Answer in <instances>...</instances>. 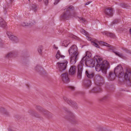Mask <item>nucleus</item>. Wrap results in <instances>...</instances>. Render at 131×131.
Instances as JSON below:
<instances>
[{
  "instance_id": "nucleus-40",
  "label": "nucleus",
  "mask_w": 131,
  "mask_h": 131,
  "mask_svg": "<svg viewBox=\"0 0 131 131\" xmlns=\"http://www.w3.org/2000/svg\"><path fill=\"white\" fill-rule=\"evenodd\" d=\"M122 49L123 50L126 51V52H129V50L127 48H122Z\"/></svg>"
},
{
  "instance_id": "nucleus-59",
  "label": "nucleus",
  "mask_w": 131,
  "mask_h": 131,
  "mask_svg": "<svg viewBox=\"0 0 131 131\" xmlns=\"http://www.w3.org/2000/svg\"><path fill=\"white\" fill-rule=\"evenodd\" d=\"M16 118H17V117H16Z\"/></svg>"
},
{
  "instance_id": "nucleus-10",
  "label": "nucleus",
  "mask_w": 131,
  "mask_h": 131,
  "mask_svg": "<svg viewBox=\"0 0 131 131\" xmlns=\"http://www.w3.org/2000/svg\"><path fill=\"white\" fill-rule=\"evenodd\" d=\"M114 74H124L123 68L121 65L116 67L114 70Z\"/></svg>"
},
{
  "instance_id": "nucleus-9",
  "label": "nucleus",
  "mask_w": 131,
  "mask_h": 131,
  "mask_svg": "<svg viewBox=\"0 0 131 131\" xmlns=\"http://www.w3.org/2000/svg\"><path fill=\"white\" fill-rule=\"evenodd\" d=\"M64 110L66 111L67 112L68 114L70 116V117L68 118V119L72 123L74 124L76 123V121L75 117L73 114L70 111H69L67 108H65Z\"/></svg>"
},
{
  "instance_id": "nucleus-35",
  "label": "nucleus",
  "mask_w": 131,
  "mask_h": 131,
  "mask_svg": "<svg viewBox=\"0 0 131 131\" xmlns=\"http://www.w3.org/2000/svg\"><path fill=\"white\" fill-rule=\"evenodd\" d=\"M87 77L90 79H91L93 78L94 74H86Z\"/></svg>"
},
{
  "instance_id": "nucleus-19",
  "label": "nucleus",
  "mask_w": 131,
  "mask_h": 131,
  "mask_svg": "<svg viewBox=\"0 0 131 131\" xmlns=\"http://www.w3.org/2000/svg\"><path fill=\"white\" fill-rule=\"evenodd\" d=\"M70 62L72 64H75L78 58V56L76 55L71 56Z\"/></svg>"
},
{
  "instance_id": "nucleus-51",
  "label": "nucleus",
  "mask_w": 131,
  "mask_h": 131,
  "mask_svg": "<svg viewBox=\"0 0 131 131\" xmlns=\"http://www.w3.org/2000/svg\"><path fill=\"white\" fill-rule=\"evenodd\" d=\"M128 110L129 111H131V106H129Z\"/></svg>"
},
{
  "instance_id": "nucleus-33",
  "label": "nucleus",
  "mask_w": 131,
  "mask_h": 131,
  "mask_svg": "<svg viewBox=\"0 0 131 131\" xmlns=\"http://www.w3.org/2000/svg\"><path fill=\"white\" fill-rule=\"evenodd\" d=\"M13 53L12 52H10L9 53H8V54H7L6 56V57H12L13 56Z\"/></svg>"
},
{
  "instance_id": "nucleus-7",
  "label": "nucleus",
  "mask_w": 131,
  "mask_h": 131,
  "mask_svg": "<svg viewBox=\"0 0 131 131\" xmlns=\"http://www.w3.org/2000/svg\"><path fill=\"white\" fill-rule=\"evenodd\" d=\"M84 64H79L78 66L77 74H89L88 70L83 67Z\"/></svg>"
},
{
  "instance_id": "nucleus-36",
  "label": "nucleus",
  "mask_w": 131,
  "mask_h": 131,
  "mask_svg": "<svg viewBox=\"0 0 131 131\" xmlns=\"http://www.w3.org/2000/svg\"><path fill=\"white\" fill-rule=\"evenodd\" d=\"M97 130L98 131H106L105 130H104L103 128L101 127H98L97 128Z\"/></svg>"
},
{
  "instance_id": "nucleus-27",
  "label": "nucleus",
  "mask_w": 131,
  "mask_h": 131,
  "mask_svg": "<svg viewBox=\"0 0 131 131\" xmlns=\"http://www.w3.org/2000/svg\"><path fill=\"white\" fill-rule=\"evenodd\" d=\"M33 24V23H28L24 22L21 23V25L23 26H31Z\"/></svg>"
},
{
  "instance_id": "nucleus-13",
  "label": "nucleus",
  "mask_w": 131,
  "mask_h": 131,
  "mask_svg": "<svg viewBox=\"0 0 131 131\" xmlns=\"http://www.w3.org/2000/svg\"><path fill=\"white\" fill-rule=\"evenodd\" d=\"M124 81H128L129 85H130L131 84V74H124Z\"/></svg>"
},
{
  "instance_id": "nucleus-56",
  "label": "nucleus",
  "mask_w": 131,
  "mask_h": 131,
  "mask_svg": "<svg viewBox=\"0 0 131 131\" xmlns=\"http://www.w3.org/2000/svg\"><path fill=\"white\" fill-rule=\"evenodd\" d=\"M9 131H12L11 130H10Z\"/></svg>"
},
{
  "instance_id": "nucleus-52",
  "label": "nucleus",
  "mask_w": 131,
  "mask_h": 131,
  "mask_svg": "<svg viewBox=\"0 0 131 131\" xmlns=\"http://www.w3.org/2000/svg\"><path fill=\"white\" fill-rule=\"evenodd\" d=\"M130 34L131 35V28H130L129 30Z\"/></svg>"
},
{
  "instance_id": "nucleus-11",
  "label": "nucleus",
  "mask_w": 131,
  "mask_h": 131,
  "mask_svg": "<svg viewBox=\"0 0 131 131\" xmlns=\"http://www.w3.org/2000/svg\"><path fill=\"white\" fill-rule=\"evenodd\" d=\"M37 109L40 111L42 113H43L45 115L47 116L50 115L51 113L47 110L43 109L41 106H37L36 107Z\"/></svg>"
},
{
  "instance_id": "nucleus-24",
  "label": "nucleus",
  "mask_w": 131,
  "mask_h": 131,
  "mask_svg": "<svg viewBox=\"0 0 131 131\" xmlns=\"http://www.w3.org/2000/svg\"><path fill=\"white\" fill-rule=\"evenodd\" d=\"M70 42L69 40H65L63 41L62 43V46H64L65 47H67L69 43Z\"/></svg>"
},
{
  "instance_id": "nucleus-46",
  "label": "nucleus",
  "mask_w": 131,
  "mask_h": 131,
  "mask_svg": "<svg viewBox=\"0 0 131 131\" xmlns=\"http://www.w3.org/2000/svg\"><path fill=\"white\" fill-rule=\"evenodd\" d=\"M34 116H35V117L37 118L40 117V116L39 115L36 113L34 115Z\"/></svg>"
},
{
  "instance_id": "nucleus-39",
  "label": "nucleus",
  "mask_w": 131,
  "mask_h": 131,
  "mask_svg": "<svg viewBox=\"0 0 131 131\" xmlns=\"http://www.w3.org/2000/svg\"><path fill=\"white\" fill-rule=\"evenodd\" d=\"M82 77V74H77V78L78 79H80Z\"/></svg>"
},
{
  "instance_id": "nucleus-57",
  "label": "nucleus",
  "mask_w": 131,
  "mask_h": 131,
  "mask_svg": "<svg viewBox=\"0 0 131 131\" xmlns=\"http://www.w3.org/2000/svg\"><path fill=\"white\" fill-rule=\"evenodd\" d=\"M63 74H66V73H64Z\"/></svg>"
},
{
  "instance_id": "nucleus-6",
  "label": "nucleus",
  "mask_w": 131,
  "mask_h": 131,
  "mask_svg": "<svg viewBox=\"0 0 131 131\" xmlns=\"http://www.w3.org/2000/svg\"><path fill=\"white\" fill-rule=\"evenodd\" d=\"M91 42L92 45L98 48L100 47L99 45L101 44H102L103 45L110 47L111 49H112L114 48L113 46H111L110 44L103 41L99 42L95 40L94 41H92Z\"/></svg>"
},
{
  "instance_id": "nucleus-58",
  "label": "nucleus",
  "mask_w": 131,
  "mask_h": 131,
  "mask_svg": "<svg viewBox=\"0 0 131 131\" xmlns=\"http://www.w3.org/2000/svg\"><path fill=\"white\" fill-rule=\"evenodd\" d=\"M39 73H42V72H40Z\"/></svg>"
},
{
  "instance_id": "nucleus-3",
  "label": "nucleus",
  "mask_w": 131,
  "mask_h": 131,
  "mask_svg": "<svg viewBox=\"0 0 131 131\" xmlns=\"http://www.w3.org/2000/svg\"><path fill=\"white\" fill-rule=\"evenodd\" d=\"M73 9V7L72 6L65 7L64 10L65 12L61 16V18L62 19H68L70 18V12L69 10H72Z\"/></svg>"
},
{
  "instance_id": "nucleus-55",
  "label": "nucleus",
  "mask_w": 131,
  "mask_h": 131,
  "mask_svg": "<svg viewBox=\"0 0 131 131\" xmlns=\"http://www.w3.org/2000/svg\"><path fill=\"white\" fill-rule=\"evenodd\" d=\"M1 108H2V109H4V108L3 107H2Z\"/></svg>"
},
{
  "instance_id": "nucleus-53",
  "label": "nucleus",
  "mask_w": 131,
  "mask_h": 131,
  "mask_svg": "<svg viewBox=\"0 0 131 131\" xmlns=\"http://www.w3.org/2000/svg\"><path fill=\"white\" fill-rule=\"evenodd\" d=\"M42 0H38V1L39 2H41V1H42Z\"/></svg>"
},
{
  "instance_id": "nucleus-48",
  "label": "nucleus",
  "mask_w": 131,
  "mask_h": 131,
  "mask_svg": "<svg viewBox=\"0 0 131 131\" xmlns=\"http://www.w3.org/2000/svg\"><path fill=\"white\" fill-rule=\"evenodd\" d=\"M71 37H72V38L75 39H77V37L76 36H75L74 35H71Z\"/></svg>"
},
{
  "instance_id": "nucleus-31",
  "label": "nucleus",
  "mask_w": 131,
  "mask_h": 131,
  "mask_svg": "<svg viewBox=\"0 0 131 131\" xmlns=\"http://www.w3.org/2000/svg\"><path fill=\"white\" fill-rule=\"evenodd\" d=\"M37 6L35 4H33L31 6V9L35 11L36 9Z\"/></svg>"
},
{
  "instance_id": "nucleus-21",
  "label": "nucleus",
  "mask_w": 131,
  "mask_h": 131,
  "mask_svg": "<svg viewBox=\"0 0 131 131\" xmlns=\"http://www.w3.org/2000/svg\"><path fill=\"white\" fill-rule=\"evenodd\" d=\"M102 33L103 35H106L108 37H112L113 38H114L115 37V36L114 34L108 32L107 31H104L102 32Z\"/></svg>"
},
{
  "instance_id": "nucleus-23",
  "label": "nucleus",
  "mask_w": 131,
  "mask_h": 131,
  "mask_svg": "<svg viewBox=\"0 0 131 131\" xmlns=\"http://www.w3.org/2000/svg\"><path fill=\"white\" fill-rule=\"evenodd\" d=\"M69 72V73H71V74H75L76 72L75 66H71L70 68Z\"/></svg>"
},
{
  "instance_id": "nucleus-41",
  "label": "nucleus",
  "mask_w": 131,
  "mask_h": 131,
  "mask_svg": "<svg viewBox=\"0 0 131 131\" xmlns=\"http://www.w3.org/2000/svg\"><path fill=\"white\" fill-rule=\"evenodd\" d=\"M119 22L118 20H117L116 19L113 21V24H117Z\"/></svg>"
},
{
  "instance_id": "nucleus-17",
  "label": "nucleus",
  "mask_w": 131,
  "mask_h": 131,
  "mask_svg": "<svg viewBox=\"0 0 131 131\" xmlns=\"http://www.w3.org/2000/svg\"><path fill=\"white\" fill-rule=\"evenodd\" d=\"M113 10L112 8L106 9H105L104 13L105 14L110 16H112L113 13Z\"/></svg>"
},
{
  "instance_id": "nucleus-45",
  "label": "nucleus",
  "mask_w": 131,
  "mask_h": 131,
  "mask_svg": "<svg viewBox=\"0 0 131 131\" xmlns=\"http://www.w3.org/2000/svg\"><path fill=\"white\" fill-rule=\"evenodd\" d=\"M68 88L72 90H74L75 89L74 87L72 86H69Z\"/></svg>"
},
{
  "instance_id": "nucleus-8",
  "label": "nucleus",
  "mask_w": 131,
  "mask_h": 131,
  "mask_svg": "<svg viewBox=\"0 0 131 131\" xmlns=\"http://www.w3.org/2000/svg\"><path fill=\"white\" fill-rule=\"evenodd\" d=\"M94 83L95 84H99V81H100L101 84H104V81L103 78L99 74H97L95 75L94 79Z\"/></svg>"
},
{
  "instance_id": "nucleus-29",
  "label": "nucleus",
  "mask_w": 131,
  "mask_h": 131,
  "mask_svg": "<svg viewBox=\"0 0 131 131\" xmlns=\"http://www.w3.org/2000/svg\"><path fill=\"white\" fill-rule=\"evenodd\" d=\"M35 69L36 70H37L38 72L42 71L43 70L41 67L39 66H37L35 68Z\"/></svg>"
},
{
  "instance_id": "nucleus-34",
  "label": "nucleus",
  "mask_w": 131,
  "mask_h": 131,
  "mask_svg": "<svg viewBox=\"0 0 131 131\" xmlns=\"http://www.w3.org/2000/svg\"><path fill=\"white\" fill-rule=\"evenodd\" d=\"M85 56H87V57L89 58L91 56V54L90 52L87 51L86 52Z\"/></svg>"
},
{
  "instance_id": "nucleus-37",
  "label": "nucleus",
  "mask_w": 131,
  "mask_h": 131,
  "mask_svg": "<svg viewBox=\"0 0 131 131\" xmlns=\"http://www.w3.org/2000/svg\"><path fill=\"white\" fill-rule=\"evenodd\" d=\"M79 18L80 20V21L82 23H84L85 21V19L82 17H80Z\"/></svg>"
},
{
  "instance_id": "nucleus-50",
  "label": "nucleus",
  "mask_w": 131,
  "mask_h": 131,
  "mask_svg": "<svg viewBox=\"0 0 131 131\" xmlns=\"http://www.w3.org/2000/svg\"><path fill=\"white\" fill-rule=\"evenodd\" d=\"M53 48L56 50L57 49H58V47H56L55 45H54L53 46Z\"/></svg>"
},
{
  "instance_id": "nucleus-5",
  "label": "nucleus",
  "mask_w": 131,
  "mask_h": 131,
  "mask_svg": "<svg viewBox=\"0 0 131 131\" xmlns=\"http://www.w3.org/2000/svg\"><path fill=\"white\" fill-rule=\"evenodd\" d=\"M69 52L70 56H78L79 53L78 51V48L75 45L72 46L69 50Z\"/></svg>"
},
{
  "instance_id": "nucleus-32",
  "label": "nucleus",
  "mask_w": 131,
  "mask_h": 131,
  "mask_svg": "<svg viewBox=\"0 0 131 131\" xmlns=\"http://www.w3.org/2000/svg\"><path fill=\"white\" fill-rule=\"evenodd\" d=\"M70 18L75 17L76 15V13L75 12L71 13L70 12Z\"/></svg>"
},
{
  "instance_id": "nucleus-12",
  "label": "nucleus",
  "mask_w": 131,
  "mask_h": 131,
  "mask_svg": "<svg viewBox=\"0 0 131 131\" xmlns=\"http://www.w3.org/2000/svg\"><path fill=\"white\" fill-rule=\"evenodd\" d=\"M60 77L62 81L64 83H67L70 82L68 74H61Z\"/></svg>"
},
{
  "instance_id": "nucleus-26",
  "label": "nucleus",
  "mask_w": 131,
  "mask_h": 131,
  "mask_svg": "<svg viewBox=\"0 0 131 131\" xmlns=\"http://www.w3.org/2000/svg\"><path fill=\"white\" fill-rule=\"evenodd\" d=\"M113 52H114L115 54L117 56L122 58H123L124 56L123 54L118 52H115L113 50Z\"/></svg>"
},
{
  "instance_id": "nucleus-49",
  "label": "nucleus",
  "mask_w": 131,
  "mask_h": 131,
  "mask_svg": "<svg viewBox=\"0 0 131 131\" xmlns=\"http://www.w3.org/2000/svg\"><path fill=\"white\" fill-rule=\"evenodd\" d=\"M91 2H91V1L88 2H87L86 3H85V4L86 5H88L90 3H91Z\"/></svg>"
},
{
  "instance_id": "nucleus-1",
  "label": "nucleus",
  "mask_w": 131,
  "mask_h": 131,
  "mask_svg": "<svg viewBox=\"0 0 131 131\" xmlns=\"http://www.w3.org/2000/svg\"><path fill=\"white\" fill-rule=\"evenodd\" d=\"M96 62V65L95 69L96 71H100L101 70L102 72L106 74L107 70V64L105 62L103 61L102 59L99 56H96L94 57V61L90 60L88 62L89 63V66L91 67H93L95 66V62Z\"/></svg>"
},
{
  "instance_id": "nucleus-38",
  "label": "nucleus",
  "mask_w": 131,
  "mask_h": 131,
  "mask_svg": "<svg viewBox=\"0 0 131 131\" xmlns=\"http://www.w3.org/2000/svg\"><path fill=\"white\" fill-rule=\"evenodd\" d=\"M42 48V47L41 46H40L39 47V48L38 49V51L39 53H41V52Z\"/></svg>"
},
{
  "instance_id": "nucleus-20",
  "label": "nucleus",
  "mask_w": 131,
  "mask_h": 131,
  "mask_svg": "<svg viewBox=\"0 0 131 131\" xmlns=\"http://www.w3.org/2000/svg\"><path fill=\"white\" fill-rule=\"evenodd\" d=\"M80 32L83 34L87 36L86 39L89 41H90L91 40V38L88 37L89 36L88 33L83 29H81L80 30Z\"/></svg>"
},
{
  "instance_id": "nucleus-18",
  "label": "nucleus",
  "mask_w": 131,
  "mask_h": 131,
  "mask_svg": "<svg viewBox=\"0 0 131 131\" xmlns=\"http://www.w3.org/2000/svg\"><path fill=\"white\" fill-rule=\"evenodd\" d=\"M8 33H9L8 32H7V34L10 39L15 42L17 43L19 42V40L16 37L13 35H10L9 36L8 34Z\"/></svg>"
},
{
  "instance_id": "nucleus-42",
  "label": "nucleus",
  "mask_w": 131,
  "mask_h": 131,
  "mask_svg": "<svg viewBox=\"0 0 131 131\" xmlns=\"http://www.w3.org/2000/svg\"><path fill=\"white\" fill-rule=\"evenodd\" d=\"M45 5H47L48 3L49 0H44L43 1Z\"/></svg>"
},
{
  "instance_id": "nucleus-15",
  "label": "nucleus",
  "mask_w": 131,
  "mask_h": 131,
  "mask_svg": "<svg viewBox=\"0 0 131 131\" xmlns=\"http://www.w3.org/2000/svg\"><path fill=\"white\" fill-rule=\"evenodd\" d=\"M63 98L65 101L70 105L74 106H76V104L75 102L72 101L70 99H68L67 97L64 96L63 97Z\"/></svg>"
},
{
  "instance_id": "nucleus-44",
  "label": "nucleus",
  "mask_w": 131,
  "mask_h": 131,
  "mask_svg": "<svg viewBox=\"0 0 131 131\" xmlns=\"http://www.w3.org/2000/svg\"><path fill=\"white\" fill-rule=\"evenodd\" d=\"M4 114L7 116H9V114L8 112L7 111H5L4 112Z\"/></svg>"
},
{
  "instance_id": "nucleus-22",
  "label": "nucleus",
  "mask_w": 131,
  "mask_h": 131,
  "mask_svg": "<svg viewBox=\"0 0 131 131\" xmlns=\"http://www.w3.org/2000/svg\"><path fill=\"white\" fill-rule=\"evenodd\" d=\"M6 25V23L1 17H0V26L3 27H5Z\"/></svg>"
},
{
  "instance_id": "nucleus-30",
  "label": "nucleus",
  "mask_w": 131,
  "mask_h": 131,
  "mask_svg": "<svg viewBox=\"0 0 131 131\" xmlns=\"http://www.w3.org/2000/svg\"><path fill=\"white\" fill-rule=\"evenodd\" d=\"M126 72H125L124 74H131V68H126Z\"/></svg>"
},
{
  "instance_id": "nucleus-47",
  "label": "nucleus",
  "mask_w": 131,
  "mask_h": 131,
  "mask_svg": "<svg viewBox=\"0 0 131 131\" xmlns=\"http://www.w3.org/2000/svg\"><path fill=\"white\" fill-rule=\"evenodd\" d=\"M59 0H56L54 4V5L57 4L59 2Z\"/></svg>"
},
{
  "instance_id": "nucleus-25",
  "label": "nucleus",
  "mask_w": 131,
  "mask_h": 131,
  "mask_svg": "<svg viewBox=\"0 0 131 131\" xmlns=\"http://www.w3.org/2000/svg\"><path fill=\"white\" fill-rule=\"evenodd\" d=\"M88 58L87 57V56L85 55V56L82 58L81 60L79 63V64H84V62L85 63L86 62V61L88 59Z\"/></svg>"
},
{
  "instance_id": "nucleus-14",
  "label": "nucleus",
  "mask_w": 131,
  "mask_h": 131,
  "mask_svg": "<svg viewBox=\"0 0 131 131\" xmlns=\"http://www.w3.org/2000/svg\"><path fill=\"white\" fill-rule=\"evenodd\" d=\"M83 85L85 87L88 88L91 85V81L89 79H85L83 81Z\"/></svg>"
},
{
  "instance_id": "nucleus-54",
  "label": "nucleus",
  "mask_w": 131,
  "mask_h": 131,
  "mask_svg": "<svg viewBox=\"0 0 131 131\" xmlns=\"http://www.w3.org/2000/svg\"><path fill=\"white\" fill-rule=\"evenodd\" d=\"M113 73L112 72H110L109 74H112Z\"/></svg>"
},
{
  "instance_id": "nucleus-2",
  "label": "nucleus",
  "mask_w": 131,
  "mask_h": 131,
  "mask_svg": "<svg viewBox=\"0 0 131 131\" xmlns=\"http://www.w3.org/2000/svg\"><path fill=\"white\" fill-rule=\"evenodd\" d=\"M56 58L60 60L61 62H58L56 65L59 70L60 71H62L65 70L66 68L67 65L68 63L67 61H63V59L65 57L64 56L62 55L59 51H57L56 55Z\"/></svg>"
},
{
  "instance_id": "nucleus-43",
  "label": "nucleus",
  "mask_w": 131,
  "mask_h": 131,
  "mask_svg": "<svg viewBox=\"0 0 131 131\" xmlns=\"http://www.w3.org/2000/svg\"><path fill=\"white\" fill-rule=\"evenodd\" d=\"M99 84H95L96 86H98L101 87L103 84H101L100 83L101 82L99 81Z\"/></svg>"
},
{
  "instance_id": "nucleus-16",
  "label": "nucleus",
  "mask_w": 131,
  "mask_h": 131,
  "mask_svg": "<svg viewBox=\"0 0 131 131\" xmlns=\"http://www.w3.org/2000/svg\"><path fill=\"white\" fill-rule=\"evenodd\" d=\"M102 91L101 87L97 86L94 88L90 92V93H97L101 92Z\"/></svg>"
},
{
  "instance_id": "nucleus-4",
  "label": "nucleus",
  "mask_w": 131,
  "mask_h": 131,
  "mask_svg": "<svg viewBox=\"0 0 131 131\" xmlns=\"http://www.w3.org/2000/svg\"><path fill=\"white\" fill-rule=\"evenodd\" d=\"M124 74H108L106 75L107 79L109 81H113L115 78L116 77L118 79V80L121 83L124 81Z\"/></svg>"
},
{
  "instance_id": "nucleus-28",
  "label": "nucleus",
  "mask_w": 131,
  "mask_h": 131,
  "mask_svg": "<svg viewBox=\"0 0 131 131\" xmlns=\"http://www.w3.org/2000/svg\"><path fill=\"white\" fill-rule=\"evenodd\" d=\"M107 96H105L102 98L99 99L98 100L100 102H103L106 100L107 99Z\"/></svg>"
}]
</instances>
